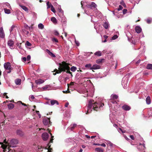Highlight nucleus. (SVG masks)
<instances>
[{"instance_id": "nucleus-48", "label": "nucleus", "mask_w": 152, "mask_h": 152, "mask_svg": "<svg viewBox=\"0 0 152 152\" xmlns=\"http://www.w3.org/2000/svg\"><path fill=\"white\" fill-rule=\"evenodd\" d=\"M147 23L148 24H150L151 22V20L149 19H148L146 20Z\"/></svg>"}, {"instance_id": "nucleus-40", "label": "nucleus", "mask_w": 152, "mask_h": 152, "mask_svg": "<svg viewBox=\"0 0 152 152\" xmlns=\"http://www.w3.org/2000/svg\"><path fill=\"white\" fill-rule=\"evenodd\" d=\"M26 45L28 46H31V43H30L28 41H27L26 43Z\"/></svg>"}, {"instance_id": "nucleus-25", "label": "nucleus", "mask_w": 152, "mask_h": 152, "mask_svg": "<svg viewBox=\"0 0 152 152\" xmlns=\"http://www.w3.org/2000/svg\"><path fill=\"white\" fill-rule=\"evenodd\" d=\"M85 67L88 69L92 70V65L90 64H86L85 66Z\"/></svg>"}, {"instance_id": "nucleus-26", "label": "nucleus", "mask_w": 152, "mask_h": 152, "mask_svg": "<svg viewBox=\"0 0 152 152\" xmlns=\"http://www.w3.org/2000/svg\"><path fill=\"white\" fill-rule=\"evenodd\" d=\"M17 27L15 25H12V27H11L10 31V32L12 31H15L16 29L15 28H17Z\"/></svg>"}, {"instance_id": "nucleus-2", "label": "nucleus", "mask_w": 152, "mask_h": 152, "mask_svg": "<svg viewBox=\"0 0 152 152\" xmlns=\"http://www.w3.org/2000/svg\"><path fill=\"white\" fill-rule=\"evenodd\" d=\"M63 64L62 67L64 69L65 71H63L62 72H66L67 73L71 74V72L70 71V68L69 66H68V64L67 63L64 61H63Z\"/></svg>"}, {"instance_id": "nucleus-50", "label": "nucleus", "mask_w": 152, "mask_h": 152, "mask_svg": "<svg viewBox=\"0 0 152 152\" xmlns=\"http://www.w3.org/2000/svg\"><path fill=\"white\" fill-rule=\"evenodd\" d=\"M4 142L6 143V144H7L8 146H9V142H6V139L4 140Z\"/></svg>"}, {"instance_id": "nucleus-1", "label": "nucleus", "mask_w": 152, "mask_h": 152, "mask_svg": "<svg viewBox=\"0 0 152 152\" xmlns=\"http://www.w3.org/2000/svg\"><path fill=\"white\" fill-rule=\"evenodd\" d=\"M94 100H90L89 101V104L87 107V112L86 113V114L89 113L91 112L92 111V108L94 110L97 111L98 109V106L97 105V103L95 102L94 103H93Z\"/></svg>"}, {"instance_id": "nucleus-63", "label": "nucleus", "mask_w": 152, "mask_h": 152, "mask_svg": "<svg viewBox=\"0 0 152 152\" xmlns=\"http://www.w3.org/2000/svg\"><path fill=\"white\" fill-rule=\"evenodd\" d=\"M53 138L51 139L49 143H52L53 142Z\"/></svg>"}, {"instance_id": "nucleus-7", "label": "nucleus", "mask_w": 152, "mask_h": 152, "mask_svg": "<svg viewBox=\"0 0 152 152\" xmlns=\"http://www.w3.org/2000/svg\"><path fill=\"white\" fill-rule=\"evenodd\" d=\"M14 44V42L12 40H10L8 41L7 42V45L10 47V48L12 49L13 48V46Z\"/></svg>"}, {"instance_id": "nucleus-41", "label": "nucleus", "mask_w": 152, "mask_h": 152, "mask_svg": "<svg viewBox=\"0 0 152 152\" xmlns=\"http://www.w3.org/2000/svg\"><path fill=\"white\" fill-rule=\"evenodd\" d=\"M91 7H93L95 8L96 7V4L94 2H92L91 4Z\"/></svg>"}, {"instance_id": "nucleus-60", "label": "nucleus", "mask_w": 152, "mask_h": 152, "mask_svg": "<svg viewBox=\"0 0 152 152\" xmlns=\"http://www.w3.org/2000/svg\"><path fill=\"white\" fill-rule=\"evenodd\" d=\"M75 43H76V45L77 46H78L79 45L80 43L78 42H76V41H75Z\"/></svg>"}, {"instance_id": "nucleus-34", "label": "nucleus", "mask_w": 152, "mask_h": 152, "mask_svg": "<svg viewBox=\"0 0 152 152\" xmlns=\"http://www.w3.org/2000/svg\"><path fill=\"white\" fill-rule=\"evenodd\" d=\"M38 28L41 29L44 28V26L42 23H39L38 25Z\"/></svg>"}, {"instance_id": "nucleus-29", "label": "nucleus", "mask_w": 152, "mask_h": 152, "mask_svg": "<svg viewBox=\"0 0 152 152\" xmlns=\"http://www.w3.org/2000/svg\"><path fill=\"white\" fill-rule=\"evenodd\" d=\"M20 6L23 10L26 12H28V9L26 6L22 5H20Z\"/></svg>"}, {"instance_id": "nucleus-12", "label": "nucleus", "mask_w": 152, "mask_h": 152, "mask_svg": "<svg viewBox=\"0 0 152 152\" xmlns=\"http://www.w3.org/2000/svg\"><path fill=\"white\" fill-rule=\"evenodd\" d=\"M135 30L136 32L138 34L140 33L142 31V29L140 26H136L135 27Z\"/></svg>"}, {"instance_id": "nucleus-35", "label": "nucleus", "mask_w": 152, "mask_h": 152, "mask_svg": "<svg viewBox=\"0 0 152 152\" xmlns=\"http://www.w3.org/2000/svg\"><path fill=\"white\" fill-rule=\"evenodd\" d=\"M47 9H48L51 7V5H52L49 1H48L47 3Z\"/></svg>"}, {"instance_id": "nucleus-59", "label": "nucleus", "mask_w": 152, "mask_h": 152, "mask_svg": "<svg viewBox=\"0 0 152 152\" xmlns=\"http://www.w3.org/2000/svg\"><path fill=\"white\" fill-rule=\"evenodd\" d=\"M21 45V43H20L18 45V48L20 49L22 48Z\"/></svg>"}, {"instance_id": "nucleus-23", "label": "nucleus", "mask_w": 152, "mask_h": 152, "mask_svg": "<svg viewBox=\"0 0 152 152\" xmlns=\"http://www.w3.org/2000/svg\"><path fill=\"white\" fill-rule=\"evenodd\" d=\"M48 148H47V147H46L45 149L48 150V152H52L53 149L52 148H50L51 145H49V143L48 144Z\"/></svg>"}, {"instance_id": "nucleus-64", "label": "nucleus", "mask_w": 152, "mask_h": 152, "mask_svg": "<svg viewBox=\"0 0 152 152\" xmlns=\"http://www.w3.org/2000/svg\"><path fill=\"white\" fill-rule=\"evenodd\" d=\"M104 37L105 38V39H106L108 38V36L106 35H104Z\"/></svg>"}, {"instance_id": "nucleus-43", "label": "nucleus", "mask_w": 152, "mask_h": 152, "mask_svg": "<svg viewBox=\"0 0 152 152\" xmlns=\"http://www.w3.org/2000/svg\"><path fill=\"white\" fill-rule=\"evenodd\" d=\"M0 36L1 38H3L4 37V32L1 33H0Z\"/></svg>"}, {"instance_id": "nucleus-58", "label": "nucleus", "mask_w": 152, "mask_h": 152, "mask_svg": "<svg viewBox=\"0 0 152 152\" xmlns=\"http://www.w3.org/2000/svg\"><path fill=\"white\" fill-rule=\"evenodd\" d=\"M130 137L132 140H134V137L133 135H131L129 136Z\"/></svg>"}, {"instance_id": "nucleus-8", "label": "nucleus", "mask_w": 152, "mask_h": 152, "mask_svg": "<svg viewBox=\"0 0 152 152\" xmlns=\"http://www.w3.org/2000/svg\"><path fill=\"white\" fill-rule=\"evenodd\" d=\"M48 134L47 133H44L42 134V138L44 141L47 140L48 139Z\"/></svg>"}, {"instance_id": "nucleus-20", "label": "nucleus", "mask_w": 152, "mask_h": 152, "mask_svg": "<svg viewBox=\"0 0 152 152\" xmlns=\"http://www.w3.org/2000/svg\"><path fill=\"white\" fill-rule=\"evenodd\" d=\"M51 104V105H53L55 104H56L57 105H58V102L56 100H52L50 101Z\"/></svg>"}, {"instance_id": "nucleus-17", "label": "nucleus", "mask_w": 152, "mask_h": 152, "mask_svg": "<svg viewBox=\"0 0 152 152\" xmlns=\"http://www.w3.org/2000/svg\"><path fill=\"white\" fill-rule=\"evenodd\" d=\"M95 150L97 152H104L103 149L100 148H95Z\"/></svg>"}, {"instance_id": "nucleus-52", "label": "nucleus", "mask_w": 152, "mask_h": 152, "mask_svg": "<svg viewBox=\"0 0 152 152\" xmlns=\"http://www.w3.org/2000/svg\"><path fill=\"white\" fill-rule=\"evenodd\" d=\"M31 58V56L30 55H28L27 56V57L26 59H27V61H29Z\"/></svg>"}, {"instance_id": "nucleus-33", "label": "nucleus", "mask_w": 152, "mask_h": 152, "mask_svg": "<svg viewBox=\"0 0 152 152\" xmlns=\"http://www.w3.org/2000/svg\"><path fill=\"white\" fill-rule=\"evenodd\" d=\"M97 104L98 106V109L100 108L101 107H103L104 105V103L98 104L97 103Z\"/></svg>"}, {"instance_id": "nucleus-16", "label": "nucleus", "mask_w": 152, "mask_h": 152, "mask_svg": "<svg viewBox=\"0 0 152 152\" xmlns=\"http://www.w3.org/2000/svg\"><path fill=\"white\" fill-rule=\"evenodd\" d=\"M100 68V66L97 64L94 65L92 66V70L98 69Z\"/></svg>"}, {"instance_id": "nucleus-53", "label": "nucleus", "mask_w": 152, "mask_h": 152, "mask_svg": "<svg viewBox=\"0 0 152 152\" xmlns=\"http://www.w3.org/2000/svg\"><path fill=\"white\" fill-rule=\"evenodd\" d=\"M2 32H4L3 28L2 27H1L0 28V33H1Z\"/></svg>"}, {"instance_id": "nucleus-55", "label": "nucleus", "mask_w": 152, "mask_h": 152, "mask_svg": "<svg viewBox=\"0 0 152 152\" xmlns=\"http://www.w3.org/2000/svg\"><path fill=\"white\" fill-rule=\"evenodd\" d=\"M46 51L49 55L51 53V52L48 49H46Z\"/></svg>"}, {"instance_id": "nucleus-32", "label": "nucleus", "mask_w": 152, "mask_h": 152, "mask_svg": "<svg viewBox=\"0 0 152 152\" xmlns=\"http://www.w3.org/2000/svg\"><path fill=\"white\" fill-rule=\"evenodd\" d=\"M70 69L72 71L74 72L77 70V68L74 66H73L70 68Z\"/></svg>"}, {"instance_id": "nucleus-44", "label": "nucleus", "mask_w": 152, "mask_h": 152, "mask_svg": "<svg viewBox=\"0 0 152 152\" xmlns=\"http://www.w3.org/2000/svg\"><path fill=\"white\" fill-rule=\"evenodd\" d=\"M118 37V36L117 35H115L113 37H112V39H117Z\"/></svg>"}, {"instance_id": "nucleus-11", "label": "nucleus", "mask_w": 152, "mask_h": 152, "mask_svg": "<svg viewBox=\"0 0 152 152\" xmlns=\"http://www.w3.org/2000/svg\"><path fill=\"white\" fill-rule=\"evenodd\" d=\"M122 108L126 111L129 110L131 109V107L129 106L126 104L122 106Z\"/></svg>"}, {"instance_id": "nucleus-38", "label": "nucleus", "mask_w": 152, "mask_h": 152, "mask_svg": "<svg viewBox=\"0 0 152 152\" xmlns=\"http://www.w3.org/2000/svg\"><path fill=\"white\" fill-rule=\"evenodd\" d=\"M118 96L116 95H114L112 96V99H116L118 98Z\"/></svg>"}, {"instance_id": "nucleus-3", "label": "nucleus", "mask_w": 152, "mask_h": 152, "mask_svg": "<svg viewBox=\"0 0 152 152\" xmlns=\"http://www.w3.org/2000/svg\"><path fill=\"white\" fill-rule=\"evenodd\" d=\"M50 118L45 117L43 119V122L44 124L48 127L51 125L52 122L50 121Z\"/></svg>"}, {"instance_id": "nucleus-46", "label": "nucleus", "mask_w": 152, "mask_h": 152, "mask_svg": "<svg viewBox=\"0 0 152 152\" xmlns=\"http://www.w3.org/2000/svg\"><path fill=\"white\" fill-rule=\"evenodd\" d=\"M127 11V9H124L123 11V14H126V13Z\"/></svg>"}, {"instance_id": "nucleus-42", "label": "nucleus", "mask_w": 152, "mask_h": 152, "mask_svg": "<svg viewBox=\"0 0 152 152\" xmlns=\"http://www.w3.org/2000/svg\"><path fill=\"white\" fill-rule=\"evenodd\" d=\"M49 86V85H46L42 87L43 89L44 90H46L48 88Z\"/></svg>"}, {"instance_id": "nucleus-18", "label": "nucleus", "mask_w": 152, "mask_h": 152, "mask_svg": "<svg viewBox=\"0 0 152 152\" xmlns=\"http://www.w3.org/2000/svg\"><path fill=\"white\" fill-rule=\"evenodd\" d=\"M109 26V23L107 22H105L103 24V27L106 29H107L108 28Z\"/></svg>"}, {"instance_id": "nucleus-30", "label": "nucleus", "mask_w": 152, "mask_h": 152, "mask_svg": "<svg viewBox=\"0 0 152 152\" xmlns=\"http://www.w3.org/2000/svg\"><path fill=\"white\" fill-rule=\"evenodd\" d=\"M146 69H152V64H148L146 66Z\"/></svg>"}, {"instance_id": "nucleus-10", "label": "nucleus", "mask_w": 152, "mask_h": 152, "mask_svg": "<svg viewBox=\"0 0 152 152\" xmlns=\"http://www.w3.org/2000/svg\"><path fill=\"white\" fill-rule=\"evenodd\" d=\"M16 133L17 135L20 137H23L24 135V133L20 129L17 130L16 131Z\"/></svg>"}, {"instance_id": "nucleus-49", "label": "nucleus", "mask_w": 152, "mask_h": 152, "mask_svg": "<svg viewBox=\"0 0 152 152\" xmlns=\"http://www.w3.org/2000/svg\"><path fill=\"white\" fill-rule=\"evenodd\" d=\"M74 82H71V83H70V84H68V87H69V85H71V86H72V85H73L74 84Z\"/></svg>"}, {"instance_id": "nucleus-36", "label": "nucleus", "mask_w": 152, "mask_h": 152, "mask_svg": "<svg viewBox=\"0 0 152 152\" xmlns=\"http://www.w3.org/2000/svg\"><path fill=\"white\" fill-rule=\"evenodd\" d=\"M52 41L53 42H58V39L55 38H52Z\"/></svg>"}, {"instance_id": "nucleus-27", "label": "nucleus", "mask_w": 152, "mask_h": 152, "mask_svg": "<svg viewBox=\"0 0 152 152\" xmlns=\"http://www.w3.org/2000/svg\"><path fill=\"white\" fill-rule=\"evenodd\" d=\"M77 125L75 124H74L72 126V125H71V127L69 128V129H70L72 131L77 126Z\"/></svg>"}, {"instance_id": "nucleus-22", "label": "nucleus", "mask_w": 152, "mask_h": 152, "mask_svg": "<svg viewBox=\"0 0 152 152\" xmlns=\"http://www.w3.org/2000/svg\"><path fill=\"white\" fill-rule=\"evenodd\" d=\"M9 109L11 110L14 107V105L12 103H10L7 105Z\"/></svg>"}, {"instance_id": "nucleus-56", "label": "nucleus", "mask_w": 152, "mask_h": 152, "mask_svg": "<svg viewBox=\"0 0 152 152\" xmlns=\"http://www.w3.org/2000/svg\"><path fill=\"white\" fill-rule=\"evenodd\" d=\"M49 55H50V56H51L52 57H56L55 55L52 52H51L50 53V54H49Z\"/></svg>"}, {"instance_id": "nucleus-19", "label": "nucleus", "mask_w": 152, "mask_h": 152, "mask_svg": "<svg viewBox=\"0 0 152 152\" xmlns=\"http://www.w3.org/2000/svg\"><path fill=\"white\" fill-rule=\"evenodd\" d=\"M146 101L147 104H149L151 103V98L149 96H148L146 98Z\"/></svg>"}, {"instance_id": "nucleus-5", "label": "nucleus", "mask_w": 152, "mask_h": 152, "mask_svg": "<svg viewBox=\"0 0 152 152\" xmlns=\"http://www.w3.org/2000/svg\"><path fill=\"white\" fill-rule=\"evenodd\" d=\"M4 67L6 70H8V71L7 72L8 73H10L12 69L11 67L10 64L9 62L4 63Z\"/></svg>"}, {"instance_id": "nucleus-54", "label": "nucleus", "mask_w": 152, "mask_h": 152, "mask_svg": "<svg viewBox=\"0 0 152 152\" xmlns=\"http://www.w3.org/2000/svg\"><path fill=\"white\" fill-rule=\"evenodd\" d=\"M22 60L23 62H25L26 60V58L24 57L22 58Z\"/></svg>"}, {"instance_id": "nucleus-61", "label": "nucleus", "mask_w": 152, "mask_h": 152, "mask_svg": "<svg viewBox=\"0 0 152 152\" xmlns=\"http://www.w3.org/2000/svg\"><path fill=\"white\" fill-rule=\"evenodd\" d=\"M101 145L102 146L104 147H105L106 146V145L104 143H103L101 144Z\"/></svg>"}, {"instance_id": "nucleus-37", "label": "nucleus", "mask_w": 152, "mask_h": 152, "mask_svg": "<svg viewBox=\"0 0 152 152\" xmlns=\"http://www.w3.org/2000/svg\"><path fill=\"white\" fill-rule=\"evenodd\" d=\"M51 10L54 13L56 12V11L55 10L53 7V6L52 5H51Z\"/></svg>"}, {"instance_id": "nucleus-9", "label": "nucleus", "mask_w": 152, "mask_h": 152, "mask_svg": "<svg viewBox=\"0 0 152 152\" xmlns=\"http://www.w3.org/2000/svg\"><path fill=\"white\" fill-rule=\"evenodd\" d=\"M145 144H141L140 143L138 146V148L140 150H144L145 148Z\"/></svg>"}, {"instance_id": "nucleus-15", "label": "nucleus", "mask_w": 152, "mask_h": 152, "mask_svg": "<svg viewBox=\"0 0 152 152\" xmlns=\"http://www.w3.org/2000/svg\"><path fill=\"white\" fill-rule=\"evenodd\" d=\"M104 58L99 59L96 60V63L98 64H101L104 62Z\"/></svg>"}, {"instance_id": "nucleus-51", "label": "nucleus", "mask_w": 152, "mask_h": 152, "mask_svg": "<svg viewBox=\"0 0 152 152\" xmlns=\"http://www.w3.org/2000/svg\"><path fill=\"white\" fill-rule=\"evenodd\" d=\"M123 8V7L121 5H119V8L118 9V10L119 11L122 10Z\"/></svg>"}, {"instance_id": "nucleus-13", "label": "nucleus", "mask_w": 152, "mask_h": 152, "mask_svg": "<svg viewBox=\"0 0 152 152\" xmlns=\"http://www.w3.org/2000/svg\"><path fill=\"white\" fill-rule=\"evenodd\" d=\"M7 145H5L3 143L1 145V147L4 150H5L6 151H7L6 149H7L8 150H9V151H10L11 150L10 148V146L9 145V146H8L9 147H7Z\"/></svg>"}, {"instance_id": "nucleus-47", "label": "nucleus", "mask_w": 152, "mask_h": 152, "mask_svg": "<svg viewBox=\"0 0 152 152\" xmlns=\"http://www.w3.org/2000/svg\"><path fill=\"white\" fill-rule=\"evenodd\" d=\"M54 34L56 36H58L59 34V33L57 31H55Z\"/></svg>"}, {"instance_id": "nucleus-21", "label": "nucleus", "mask_w": 152, "mask_h": 152, "mask_svg": "<svg viewBox=\"0 0 152 152\" xmlns=\"http://www.w3.org/2000/svg\"><path fill=\"white\" fill-rule=\"evenodd\" d=\"M94 55L97 56H102V52L100 51H98L94 53Z\"/></svg>"}, {"instance_id": "nucleus-4", "label": "nucleus", "mask_w": 152, "mask_h": 152, "mask_svg": "<svg viewBox=\"0 0 152 152\" xmlns=\"http://www.w3.org/2000/svg\"><path fill=\"white\" fill-rule=\"evenodd\" d=\"M63 61L62 62V63H59V67L58 68V70L56 69H55L53 72H56V73L57 74L60 73H61L63 71H65L64 69L63 68V67H62V65H63Z\"/></svg>"}, {"instance_id": "nucleus-14", "label": "nucleus", "mask_w": 152, "mask_h": 152, "mask_svg": "<svg viewBox=\"0 0 152 152\" xmlns=\"http://www.w3.org/2000/svg\"><path fill=\"white\" fill-rule=\"evenodd\" d=\"M44 82V81L41 79H39L35 80V83L38 85Z\"/></svg>"}, {"instance_id": "nucleus-24", "label": "nucleus", "mask_w": 152, "mask_h": 152, "mask_svg": "<svg viewBox=\"0 0 152 152\" xmlns=\"http://www.w3.org/2000/svg\"><path fill=\"white\" fill-rule=\"evenodd\" d=\"M51 20L54 23L56 24L57 23V20L55 17H52L51 18Z\"/></svg>"}, {"instance_id": "nucleus-6", "label": "nucleus", "mask_w": 152, "mask_h": 152, "mask_svg": "<svg viewBox=\"0 0 152 152\" xmlns=\"http://www.w3.org/2000/svg\"><path fill=\"white\" fill-rule=\"evenodd\" d=\"M9 145L10 147H14V145H16L18 142V140L15 139H13L10 140H9Z\"/></svg>"}, {"instance_id": "nucleus-57", "label": "nucleus", "mask_w": 152, "mask_h": 152, "mask_svg": "<svg viewBox=\"0 0 152 152\" xmlns=\"http://www.w3.org/2000/svg\"><path fill=\"white\" fill-rule=\"evenodd\" d=\"M63 92H64V93H69L70 92V91H69V90H68L67 91H63Z\"/></svg>"}, {"instance_id": "nucleus-31", "label": "nucleus", "mask_w": 152, "mask_h": 152, "mask_svg": "<svg viewBox=\"0 0 152 152\" xmlns=\"http://www.w3.org/2000/svg\"><path fill=\"white\" fill-rule=\"evenodd\" d=\"M4 10L5 13L6 14H9L10 13V10L9 9H8L7 8H4Z\"/></svg>"}, {"instance_id": "nucleus-62", "label": "nucleus", "mask_w": 152, "mask_h": 152, "mask_svg": "<svg viewBox=\"0 0 152 152\" xmlns=\"http://www.w3.org/2000/svg\"><path fill=\"white\" fill-rule=\"evenodd\" d=\"M68 105H69V103L68 102L66 103L65 105V107H68Z\"/></svg>"}, {"instance_id": "nucleus-45", "label": "nucleus", "mask_w": 152, "mask_h": 152, "mask_svg": "<svg viewBox=\"0 0 152 152\" xmlns=\"http://www.w3.org/2000/svg\"><path fill=\"white\" fill-rule=\"evenodd\" d=\"M18 103H20L22 105H23V106H27V105L23 103L21 101H18Z\"/></svg>"}, {"instance_id": "nucleus-28", "label": "nucleus", "mask_w": 152, "mask_h": 152, "mask_svg": "<svg viewBox=\"0 0 152 152\" xmlns=\"http://www.w3.org/2000/svg\"><path fill=\"white\" fill-rule=\"evenodd\" d=\"M21 80L20 79H17L15 81V83L17 85H20L21 84Z\"/></svg>"}, {"instance_id": "nucleus-39", "label": "nucleus", "mask_w": 152, "mask_h": 152, "mask_svg": "<svg viewBox=\"0 0 152 152\" xmlns=\"http://www.w3.org/2000/svg\"><path fill=\"white\" fill-rule=\"evenodd\" d=\"M148 115L149 117L152 116V110H150L148 111Z\"/></svg>"}]
</instances>
